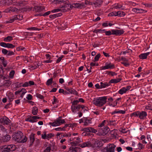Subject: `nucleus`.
Wrapping results in <instances>:
<instances>
[{
  "label": "nucleus",
  "mask_w": 152,
  "mask_h": 152,
  "mask_svg": "<svg viewBox=\"0 0 152 152\" xmlns=\"http://www.w3.org/2000/svg\"><path fill=\"white\" fill-rule=\"evenodd\" d=\"M18 9L14 7H10V8L6 9L5 12H18Z\"/></svg>",
  "instance_id": "19"
},
{
  "label": "nucleus",
  "mask_w": 152,
  "mask_h": 152,
  "mask_svg": "<svg viewBox=\"0 0 152 152\" xmlns=\"http://www.w3.org/2000/svg\"><path fill=\"white\" fill-rule=\"evenodd\" d=\"M111 31L113 32V35H121L123 34L124 31L123 29L121 30H112Z\"/></svg>",
  "instance_id": "14"
},
{
  "label": "nucleus",
  "mask_w": 152,
  "mask_h": 152,
  "mask_svg": "<svg viewBox=\"0 0 152 152\" xmlns=\"http://www.w3.org/2000/svg\"><path fill=\"white\" fill-rule=\"evenodd\" d=\"M34 134H31L30 136V140L31 142V144H32L34 141Z\"/></svg>",
  "instance_id": "35"
},
{
  "label": "nucleus",
  "mask_w": 152,
  "mask_h": 152,
  "mask_svg": "<svg viewBox=\"0 0 152 152\" xmlns=\"http://www.w3.org/2000/svg\"><path fill=\"white\" fill-rule=\"evenodd\" d=\"M15 47V46L10 43H7L6 48H13Z\"/></svg>",
  "instance_id": "45"
},
{
  "label": "nucleus",
  "mask_w": 152,
  "mask_h": 152,
  "mask_svg": "<svg viewBox=\"0 0 152 152\" xmlns=\"http://www.w3.org/2000/svg\"><path fill=\"white\" fill-rule=\"evenodd\" d=\"M54 136V134L52 133L47 134L46 131H44L41 134V137L43 139L49 140L53 137Z\"/></svg>",
  "instance_id": "6"
},
{
  "label": "nucleus",
  "mask_w": 152,
  "mask_h": 152,
  "mask_svg": "<svg viewBox=\"0 0 152 152\" xmlns=\"http://www.w3.org/2000/svg\"><path fill=\"white\" fill-rule=\"evenodd\" d=\"M147 115V114L146 112L142 111L141 112H140L139 111V116L140 119H144L145 117H146Z\"/></svg>",
  "instance_id": "20"
},
{
  "label": "nucleus",
  "mask_w": 152,
  "mask_h": 152,
  "mask_svg": "<svg viewBox=\"0 0 152 152\" xmlns=\"http://www.w3.org/2000/svg\"><path fill=\"white\" fill-rule=\"evenodd\" d=\"M11 83V81L9 79H8L7 80H5L3 81L2 86H3L5 87H8Z\"/></svg>",
  "instance_id": "17"
},
{
  "label": "nucleus",
  "mask_w": 152,
  "mask_h": 152,
  "mask_svg": "<svg viewBox=\"0 0 152 152\" xmlns=\"http://www.w3.org/2000/svg\"><path fill=\"white\" fill-rule=\"evenodd\" d=\"M116 145L113 144H109L103 149V152H114Z\"/></svg>",
  "instance_id": "5"
},
{
  "label": "nucleus",
  "mask_w": 152,
  "mask_h": 152,
  "mask_svg": "<svg viewBox=\"0 0 152 152\" xmlns=\"http://www.w3.org/2000/svg\"><path fill=\"white\" fill-rule=\"evenodd\" d=\"M15 73V72L14 70H12L10 73L9 77L11 78H13L14 75Z\"/></svg>",
  "instance_id": "46"
},
{
  "label": "nucleus",
  "mask_w": 152,
  "mask_h": 152,
  "mask_svg": "<svg viewBox=\"0 0 152 152\" xmlns=\"http://www.w3.org/2000/svg\"><path fill=\"white\" fill-rule=\"evenodd\" d=\"M27 139H28L27 137H26V136H25V137L23 139H22V138H21V141H20V142L23 143V142H25L27 140Z\"/></svg>",
  "instance_id": "58"
},
{
  "label": "nucleus",
  "mask_w": 152,
  "mask_h": 152,
  "mask_svg": "<svg viewBox=\"0 0 152 152\" xmlns=\"http://www.w3.org/2000/svg\"><path fill=\"white\" fill-rule=\"evenodd\" d=\"M66 89V90L69 91L68 92L70 93V94H74L76 95H78V93L74 89L71 88H67Z\"/></svg>",
  "instance_id": "23"
},
{
  "label": "nucleus",
  "mask_w": 152,
  "mask_h": 152,
  "mask_svg": "<svg viewBox=\"0 0 152 152\" xmlns=\"http://www.w3.org/2000/svg\"><path fill=\"white\" fill-rule=\"evenodd\" d=\"M66 0H56V4H61V3H64L65 2Z\"/></svg>",
  "instance_id": "56"
},
{
  "label": "nucleus",
  "mask_w": 152,
  "mask_h": 152,
  "mask_svg": "<svg viewBox=\"0 0 152 152\" xmlns=\"http://www.w3.org/2000/svg\"><path fill=\"white\" fill-rule=\"evenodd\" d=\"M122 6L121 5H120L118 4H117L115 6L114 8L116 9H121V10H123V8H122Z\"/></svg>",
  "instance_id": "47"
},
{
  "label": "nucleus",
  "mask_w": 152,
  "mask_h": 152,
  "mask_svg": "<svg viewBox=\"0 0 152 152\" xmlns=\"http://www.w3.org/2000/svg\"><path fill=\"white\" fill-rule=\"evenodd\" d=\"M91 119H88L87 118H84L83 125L84 126H88L89 124L91 123Z\"/></svg>",
  "instance_id": "21"
},
{
  "label": "nucleus",
  "mask_w": 152,
  "mask_h": 152,
  "mask_svg": "<svg viewBox=\"0 0 152 152\" xmlns=\"http://www.w3.org/2000/svg\"><path fill=\"white\" fill-rule=\"evenodd\" d=\"M16 20H21L23 19V16L21 15H15Z\"/></svg>",
  "instance_id": "37"
},
{
  "label": "nucleus",
  "mask_w": 152,
  "mask_h": 152,
  "mask_svg": "<svg viewBox=\"0 0 152 152\" xmlns=\"http://www.w3.org/2000/svg\"><path fill=\"white\" fill-rule=\"evenodd\" d=\"M44 9V7L42 6H34L33 8L32 11L35 12H39L42 11Z\"/></svg>",
  "instance_id": "9"
},
{
  "label": "nucleus",
  "mask_w": 152,
  "mask_h": 152,
  "mask_svg": "<svg viewBox=\"0 0 152 152\" xmlns=\"http://www.w3.org/2000/svg\"><path fill=\"white\" fill-rule=\"evenodd\" d=\"M51 150L50 147L48 146L47 147L44 151V152H50Z\"/></svg>",
  "instance_id": "64"
},
{
  "label": "nucleus",
  "mask_w": 152,
  "mask_h": 152,
  "mask_svg": "<svg viewBox=\"0 0 152 152\" xmlns=\"http://www.w3.org/2000/svg\"><path fill=\"white\" fill-rule=\"evenodd\" d=\"M66 136L67 137H70L69 140L71 141H72L74 140L75 139L76 137L78 136V133H73L71 134V133H69L66 134Z\"/></svg>",
  "instance_id": "15"
},
{
  "label": "nucleus",
  "mask_w": 152,
  "mask_h": 152,
  "mask_svg": "<svg viewBox=\"0 0 152 152\" xmlns=\"http://www.w3.org/2000/svg\"><path fill=\"white\" fill-rule=\"evenodd\" d=\"M117 16L123 17L125 16V13L123 11H118L117 12Z\"/></svg>",
  "instance_id": "40"
},
{
  "label": "nucleus",
  "mask_w": 152,
  "mask_h": 152,
  "mask_svg": "<svg viewBox=\"0 0 152 152\" xmlns=\"http://www.w3.org/2000/svg\"><path fill=\"white\" fill-rule=\"evenodd\" d=\"M53 82V78H51L50 79H48L46 82V84L48 86L50 85Z\"/></svg>",
  "instance_id": "41"
},
{
  "label": "nucleus",
  "mask_w": 152,
  "mask_h": 152,
  "mask_svg": "<svg viewBox=\"0 0 152 152\" xmlns=\"http://www.w3.org/2000/svg\"><path fill=\"white\" fill-rule=\"evenodd\" d=\"M85 7L84 3L83 2L81 3H79V8L80 9H82Z\"/></svg>",
  "instance_id": "53"
},
{
  "label": "nucleus",
  "mask_w": 152,
  "mask_h": 152,
  "mask_svg": "<svg viewBox=\"0 0 152 152\" xmlns=\"http://www.w3.org/2000/svg\"><path fill=\"white\" fill-rule=\"evenodd\" d=\"M79 3H74L71 5V8L72 9L73 8H79Z\"/></svg>",
  "instance_id": "43"
},
{
  "label": "nucleus",
  "mask_w": 152,
  "mask_h": 152,
  "mask_svg": "<svg viewBox=\"0 0 152 152\" xmlns=\"http://www.w3.org/2000/svg\"><path fill=\"white\" fill-rule=\"evenodd\" d=\"M60 11H61V9L60 8V9H54L51 11V12L53 13L56 12H58Z\"/></svg>",
  "instance_id": "61"
},
{
  "label": "nucleus",
  "mask_w": 152,
  "mask_h": 152,
  "mask_svg": "<svg viewBox=\"0 0 152 152\" xmlns=\"http://www.w3.org/2000/svg\"><path fill=\"white\" fill-rule=\"evenodd\" d=\"M61 117H60L59 118H57L56 120L53 123H49V124L52 126H60L61 124L65 123V122L64 120L61 119Z\"/></svg>",
  "instance_id": "4"
},
{
  "label": "nucleus",
  "mask_w": 152,
  "mask_h": 152,
  "mask_svg": "<svg viewBox=\"0 0 152 152\" xmlns=\"http://www.w3.org/2000/svg\"><path fill=\"white\" fill-rule=\"evenodd\" d=\"M4 148V150L2 152H10L14 151L15 149V145H12L5 146Z\"/></svg>",
  "instance_id": "7"
},
{
  "label": "nucleus",
  "mask_w": 152,
  "mask_h": 152,
  "mask_svg": "<svg viewBox=\"0 0 152 152\" xmlns=\"http://www.w3.org/2000/svg\"><path fill=\"white\" fill-rule=\"evenodd\" d=\"M105 35L107 36H110L112 34L113 35V32H112L111 31H105Z\"/></svg>",
  "instance_id": "48"
},
{
  "label": "nucleus",
  "mask_w": 152,
  "mask_h": 152,
  "mask_svg": "<svg viewBox=\"0 0 152 152\" xmlns=\"http://www.w3.org/2000/svg\"><path fill=\"white\" fill-rule=\"evenodd\" d=\"M15 20V16L10 17L7 20L5 21V23L6 24L12 23Z\"/></svg>",
  "instance_id": "25"
},
{
  "label": "nucleus",
  "mask_w": 152,
  "mask_h": 152,
  "mask_svg": "<svg viewBox=\"0 0 152 152\" xmlns=\"http://www.w3.org/2000/svg\"><path fill=\"white\" fill-rule=\"evenodd\" d=\"M106 122L107 123V124L110 126H115L117 124V123H116L115 121L113 120H106Z\"/></svg>",
  "instance_id": "26"
},
{
  "label": "nucleus",
  "mask_w": 152,
  "mask_h": 152,
  "mask_svg": "<svg viewBox=\"0 0 152 152\" xmlns=\"http://www.w3.org/2000/svg\"><path fill=\"white\" fill-rule=\"evenodd\" d=\"M106 96H103L94 98L92 103L96 106L101 107L105 104L107 102Z\"/></svg>",
  "instance_id": "2"
},
{
  "label": "nucleus",
  "mask_w": 152,
  "mask_h": 152,
  "mask_svg": "<svg viewBox=\"0 0 152 152\" xmlns=\"http://www.w3.org/2000/svg\"><path fill=\"white\" fill-rule=\"evenodd\" d=\"M1 122L4 124L8 125L11 123V121L7 117L4 116L0 119Z\"/></svg>",
  "instance_id": "13"
},
{
  "label": "nucleus",
  "mask_w": 152,
  "mask_h": 152,
  "mask_svg": "<svg viewBox=\"0 0 152 152\" xmlns=\"http://www.w3.org/2000/svg\"><path fill=\"white\" fill-rule=\"evenodd\" d=\"M72 124H65V126L63 127V128L64 129V131L65 130V129L68 126L69 127H71L72 126Z\"/></svg>",
  "instance_id": "54"
},
{
  "label": "nucleus",
  "mask_w": 152,
  "mask_h": 152,
  "mask_svg": "<svg viewBox=\"0 0 152 152\" xmlns=\"http://www.w3.org/2000/svg\"><path fill=\"white\" fill-rule=\"evenodd\" d=\"M13 39L12 37L8 36L4 38V40L6 42H9Z\"/></svg>",
  "instance_id": "39"
},
{
  "label": "nucleus",
  "mask_w": 152,
  "mask_h": 152,
  "mask_svg": "<svg viewBox=\"0 0 152 152\" xmlns=\"http://www.w3.org/2000/svg\"><path fill=\"white\" fill-rule=\"evenodd\" d=\"M77 148L73 146H71L69 148V151L70 152H77Z\"/></svg>",
  "instance_id": "31"
},
{
  "label": "nucleus",
  "mask_w": 152,
  "mask_h": 152,
  "mask_svg": "<svg viewBox=\"0 0 152 152\" xmlns=\"http://www.w3.org/2000/svg\"><path fill=\"white\" fill-rule=\"evenodd\" d=\"M38 112V109L36 107H33L32 110V113L34 115H37Z\"/></svg>",
  "instance_id": "33"
},
{
  "label": "nucleus",
  "mask_w": 152,
  "mask_h": 152,
  "mask_svg": "<svg viewBox=\"0 0 152 152\" xmlns=\"http://www.w3.org/2000/svg\"><path fill=\"white\" fill-rule=\"evenodd\" d=\"M23 137V133L20 131H17L13 134L12 136V139L15 142H20Z\"/></svg>",
  "instance_id": "3"
},
{
  "label": "nucleus",
  "mask_w": 152,
  "mask_h": 152,
  "mask_svg": "<svg viewBox=\"0 0 152 152\" xmlns=\"http://www.w3.org/2000/svg\"><path fill=\"white\" fill-rule=\"evenodd\" d=\"M115 68V65L114 64H112L111 63H106L105 66L102 67V69H112Z\"/></svg>",
  "instance_id": "11"
},
{
  "label": "nucleus",
  "mask_w": 152,
  "mask_h": 152,
  "mask_svg": "<svg viewBox=\"0 0 152 152\" xmlns=\"http://www.w3.org/2000/svg\"><path fill=\"white\" fill-rule=\"evenodd\" d=\"M100 141L98 140L93 139L91 141L86 142L80 144V145L82 148L88 147L97 148L100 147Z\"/></svg>",
  "instance_id": "1"
},
{
  "label": "nucleus",
  "mask_w": 152,
  "mask_h": 152,
  "mask_svg": "<svg viewBox=\"0 0 152 152\" xmlns=\"http://www.w3.org/2000/svg\"><path fill=\"white\" fill-rule=\"evenodd\" d=\"M26 121H28L31 123L36 122L35 118H33V116L32 117H30V118H27L26 119Z\"/></svg>",
  "instance_id": "34"
},
{
  "label": "nucleus",
  "mask_w": 152,
  "mask_h": 152,
  "mask_svg": "<svg viewBox=\"0 0 152 152\" xmlns=\"http://www.w3.org/2000/svg\"><path fill=\"white\" fill-rule=\"evenodd\" d=\"M10 3L13 5L17 6H19V0H10Z\"/></svg>",
  "instance_id": "29"
},
{
  "label": "nucleus",
  "mask_w": 152,
  "mask_h": 152,
  "mask_svg": "<svg viewBox=\"0 0 152 152\" xmlns=\"http://www.w3.org/2000/svg\"><path fill=\"white\" fill-rule=\"evenodd\" d=\"M28 29L30 30H38V31L41 30V29H39L38 28H36V27H31L28 28Z\"/></svg>",
  "instance_id": "49"
},
{
  "label": "nucleus",
  "mask_w": 152,
  "mask_h": 152,
  "mask_svg": "<svg viewBox=\"0 0 152 152\" xmlns=\"http://www.w3.org/2000/svg\"><path fill=\"white\" fill-rule=\"evenodd\" d=\"M60 8L61 9V12H65L70 10L71 8V5L66 4L62 6H60Z\"/></svg>",
  "instance_id": "8"
},
{
  "label": "nucleus",
  "mask_w": 152,
  "mask_h": 152,
  "mask_svg": "<svg viewBox=\"0 0 152 152\" xmlns=\"http://www.w3.org/2000/svg\"><path fill=\"white\" fill-rule=\"evenodd\" d=\"M90 132L92 133H96L97 131L96 129H94V128L92 127H90Z\"/></svg>",
  "instance_id": "57"
},
{
  "label": "nucleus",
  "mask_w": 152,
  "mask_h": 152,
  "mask_svg": "<svg viewBox=\"0 0 152 152\" xmlns=\"http://www.w3.org/2000/svg\"><path fill=\"white\" fill-rule=\"evenodd\" d=\"M36 96L38 98H39L41 99H43L44 98V97L43 96L38 93L37 94H36Z\"/></svg>",
  "instance_id": "50"
},
{
  "label": "nucleus",
  "mask_w": 152,
  "mask_h": 152,
  "mask_svg": "<svg viewBox=\"0 0 152 152\" xmlns=\"http://www.w3.org/2000/svg\"><path fill=\"white\" fill-rule=\"evenodd\" d=\"M110 130V129L108 127L105 126L101 129L100 132L102 133V134L104 136L106 135Z\"/></svg>",
  "instance_id": "18"
},
{
  "label": "nucleus",
  "mask_w": 152,
  "mask_h": 152,
  "mask_svg": "<svg viewBox=\"0 0 152 152\" xmlns=\"http://www.w3.org/2000/svg\"><path fill=\"white\" fill-rule=\"evenodd\" d=\"M100 84H101V88H105L107 86H109L110 85L109 82V83H107L105 82L102 83V82H101L100 83Z\"/></svg>",
  "instance_id": "30"
},
{
  "label": "nucleus",
  "mask_w": 152,
  "mask_h": 152,
  "mask_svg": "<svg viewBox=\"0 0 152 152\" xmlns=\"http://www.w3.org/2000/svg\"><path fill=\"white\" fill-rule=\"evenodd\" d=\"M84 4L89 5H93V4L90 1L88 0H86L84 1Z\"/></svg>",
  "instance_id": "52"
},
{
  "label": "nucleus",
  "mask_w": 152,
  "mask_h": 152,
  "mask_svg": "<svg viewBox=\"0 0 152 152\" xmlns=\"http://www.w3.org/2000/svg\"><path fill=\"white\" fill-rule=\"evenodd\" d=\"M11 139V136L8 134H6L2 137V140L4 142H7Z\"/></svg>",
  "instance_id": "22"
},
{
  "label": "nucleus",
  "mask_w": 152,
  "mask_h": 152,
  "mask_svg": "<svg viewBox=\"0 0 152 152\" xmlns=\"http://www.w3.org/2000/svg\"><path fill=\"white\" fill-rule=\"evenodd\" d=\"M53 101L52 102V104H54L55 103H58V101L57 99L56 98V97L55 96H53Z\"/></svg>",
  "instance_id": "63"
},
{
  "label": "nucleus",
  "mask_w": 152,
  "mask_h": 152,
  "mask_svg": "<svg viewBox=\"0 0 152 152\" xmlns=\"http://www.w3.org/2000/svg\"><path fill=\"white\" fill-rule=\"evenodd\" d=\"M22 90H23V91H22V94L20 95V97L22 98L23 97V96L24 95V94L26 92V90L25 88H22Z\"/></svg>",
  "instance_id": "62"
},
{
  "label": "nucleus",
  "mask_w": 152,
  "mask_h": 152,
  "mask_svg": "<svg viewBox=\"0 0 152 152\" xmlns=\"http://www.w3.org/2000/svg\"><path fill=\"white\" fill-rule=\"evenodd\" d=\"M117 12L115 11L111 12L108 14V16H117Z\"/></svg>",
  "instance_id": "44"
},
{
  "label": "nucleus",
  "mask_w": 152,
  "mask_h": 152,
  "mask_svg": "<svg viewBox=\"0 0 152 152\" xmlns=\"http://www.w3.org/2000/svg\"><path fill=\"white\" fill-rule=\"evenodd\" d=\"M81 107L80 105H77L76 106L75 105H72L71 108L72 112L74 113H75L77 111H77L79 110L81 108Z\"/></svg>",
  "instance_id": "16"
},
{
  "label": "nucleus",
  "mask_w": 152,
  "mask_h": 152,
  "mask_svg": "<svg viewBox=\"0 0 152 152\" xmlns=\"http://www.w3.org/2000/svg\"><path fill=\"white\" fill-rule=\"evenodd\" d=\"M102 0H96L94 3L93 4V5H94L95 7H99L102 4Z\"/></svg>",
  "instance_id": "27"
},
{
  "label": "nucleus",
  "mask_w": 152,
  "mask_h": 152,
  "mask_svg": "<svg viewBox=\"0 0 152 152\" xmlns=\"http://www.w3.org/2000/svg\"><path fill=\"white\" fill-rule=\"evenodd\" d=\"M121 80V78H117L112 79L109 81V83H116L120 82Z\"/></svg>",
  "instance_id": "28"
},
{
  "label": "nucleus",
  "mask_w": 152,
  "mask_h": 152,
  "mask_svg": "<svg viewBox=\"0 0 152 152\" xmlns=\"http://www.w3.org/2000/svg\"><path fill=\"white\" fill-rule=\"evenodd\" d=\"M54 129L56 131H64V129L63 128V127L61 128V127H59L57 128H55Z\"/></svg>",
  "instance_id": "59"
},
{
  "label": "nucleus",
  "mask_w": 152,
  "mask_h": 152,
  "mask_svg": "<svg viewBox=\"0 0 152 152\" xmlns=\"http://www.w3.org/2000/svg\"><path fill=\"white\" fill-rule=\"evenodd\" d=\"M27 3V2L25 1L19 0V6L22 7L24 6Z\"/></svg>",
  "instance_id": "38"
},
{
  "label": "nucleus",
  "mask_w": 152,
  "mask_h": 152,
  "mask_svg": "<svg viewBox=\"0 0 152 152\" xmlns=\"http://www.w3.org/2000/svg\"><path fill=\"white\" fill-rule=\"evenodd\" d=\"M150 52L142 53L139 56V57L141 59H145L147 58V56L150 54Z\"/></svg>",
  "instance_id": "24"
},
{
  "label": "nucleus",
  "mask_w": 152,
  "mask_h": 152,
  "mask_svg": "<svg viewBox=\"0 0 152 152\" xmlns=\"http://www.w3.org/2000/svg\"><path fill=\"white\" fill-rule=\"evenodd\" d=\"M82 141V139L80 137L78 136L76 137L75 140H74L72 142H71L72 145H73L74 146L76 145L77 144L81 142Z\"/></svg>",
  "instance_id": "12"
},
{
  "label": "nucleus",
  "mask_w": 152,
  "mask_h": 152,
  "mask_svg": "<svg viewBox=\"0 0 152 152\" xmlns=\"http://www.w3.org/2000/svg\"><path fill=\"white\" fill-rule=\"evenodd\" d=\"M121 99V97L117 98L115 101H114L113 104H110V105L112 106L113 107L115 106L118 103V101Z\"/></svg>",
  "instance_id": "36"
},
{
  "label": "nucleus",
  "mask_w": 152,
  "mask_h": 152,
  "mask_svg": "<svg viewBox=\"0 0 152 152\" xmlns=\"http://www.w3.org/2000/svg\"><path fill=\"white\" fill-rule=\"evenodd\" d=\"M100 56L101 55L100 53H98L96 55L94 58L95 61H98Z\"/></svg>",
  "instance_id": "51"
},
{
  "label": "nucleus",
  "mask_w": 152,
  "mask_h": 152,
  "mask_svg": "<svg viewBox=\"0 0 152 152\" xmlns=\"http://www.w3.org/2000/svg\"><path fill=\"white\" fill-rule=\"evenodd\" d=\"M8 51L5 49H3L2 50V53L5 55L7 54Z\"/></svg>",
  "instance_id": "60"
},
{
  "label": "nucleus",
  "mask_w": 152,
  "mask_h": 152,
  "mask_svg": "<svg viewBox=\"0 0 152 152\" xmlns=\"http://www.w3.org/2000/svg\"><path fill=\"white\" fill-rule=\"evenodd\" d=\"M139 111H136V112H133V113L131 114L130 116L131 117H133V116H134V117L137 116H139Z\"/></svg>",
  "instance_id": "42"
},
{
  "label": "nucleus",
  "mask_w": 152,
  "mask_h": 152,
  "mask_svg": "<svg viewBox=\"0 0 152 152\" xmlns=\"http://www.w3.org/2000/svg\"><path fill=\"white\" fill-rule=\"evenodd\" d=\"M131 86H126L125 87H123L121 89L118 91V93L121 95L124 93H125L126 92L129 90L131 88Z\"/></svg>",
  "instance_id": "10"
},
{
  "label": "nucleus",
  "mask_w": 152,
  "mask_h": 152,
  "mask_svg": "<svg viewBox=\"0 0 152 152\" xmlns=\"http://www.w3.org/2000/svg\"><path fill=\"white\" fill-rule=\"evenodd\" d=\"M108 74L112 76L116 75L117 74V73H115V72H112L111 71H108Z\"/></svg>",
  "instance_id": "55"
},
{
  "label": "nucleus",
  "mask_w": 152,
  "mask_h": 152,
  "mask_svg": "<svg viewBox=\"0 0 152 152\" xmlns=\"http://www.w3.org/2000/svg\"><path fill=\"white\" fill-rule=\"evenodd\" d=\"M61 15L62 14L61 13H59L50 15H49V17L50 18L53 19L58 16H61Z\"/></svg>",
  "instance_id": "32"
}]
</instances>
